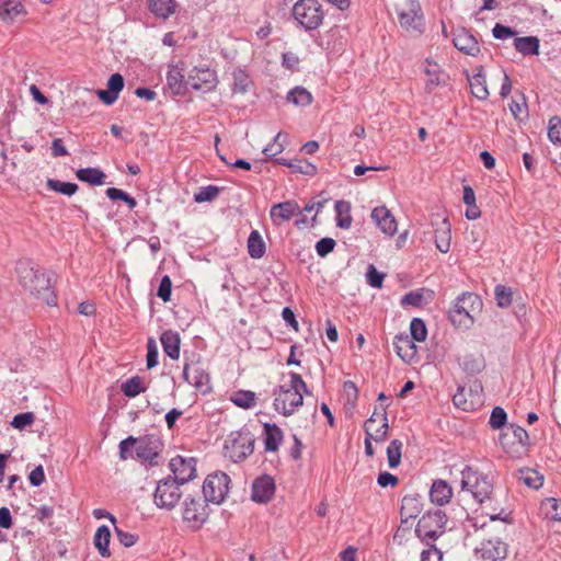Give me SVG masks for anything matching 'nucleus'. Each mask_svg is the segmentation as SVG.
Instances as JSON below:
<instances>
[{"label":"nucleus","mask_w":561,"mask_h":561,"mask_svg":"<svg viewBox=\"0 0 561 561\" xmlns=\"http://www.w3.org/2000/svg\"><path fill=\"white\" fill-rule=\"evenodd\" d=\"M20 285L31 295L48 306H56V295L51 288L53 273L36 267L30 260H20L15 267Z\"/></svg>","instance_id":"nucleus-1"},{"label":"nucleus","mask_w":561,"mask_h":561,"mask_svg":"<svg viewBox=\"0 0 561 561\" xmlns=\"http://www.w3.org/2000/svg\"><path fill=\"white\" fill-rule=\"evenodd\" d=\"M482 300L473 293H462L449 310V319L454 325L469 329L474 322V314L480 312Z\"/></svg>","instance_id":"nucleus-2"},{"label":"nucleus","mask_w":561,"mask_h":561,"mask_svg":"<svg viewBox=\"0 0 561 561\" xmlns=\"http://www.w3.org/2000/svg\"><path fill=\"white\" fill-rule=\"evenodd\" d=\"M400 26L410 35H421L425 28L424 14L419 0H404L397 5Z\"/></svg>","instance_id":"nucleus-3"},{"label":"nucleus","mask_w":561,"mask_h":561,"mask_svg":"<svg viewBox=\"0 0 561 561\" xmlns=\"http://www.w3.org/2000/svg\"><path fill=\"white\" fill-rule=\"evenodd\" d=\"M503 450L513 458H522L529 449V435L525 428L510 424L505 426L499 437Z\"/></svg>","instance_id":"nucleus-4"},{"label":"nucleus","mask_w":561,"mask_h":561,"mask_svg":"<svg viewBox=\"0 0 561 561\" xmlns=\"http://www.w3.org/2000/svg\"><path fill=\"white\" fill-rule=\"evenodd\" d=\"M293 16L306 31H313L322 24L324 13L317 0H298L293 7Z\"/></svg>","instance_id":"nucleus-5"},{"label":"nucleus","mask_w":561,"mask_h":561,"mask_svg":"<svg viewBox=\"0 0 561 561\" xmlns=\"http://www.w3.org/2000/svg\"><path fill=\"white\" fill-rule=\"evenodd\" d=\"M447 524V516L440 510L427 512L424 514L415 528V535L426 545H431L428 540H436L440 537Z\"/></svg>","instance_id":"nucleus-6"},{"label":"nucleus","mask_w":561,"mask_h":561,"mask_svg":"<svg viewBox=\"0 0 561 561\" xmlns=\"http://www.w3.org/2000/svg\"><path fill=\"white\" fill-rule=\"evenodd\" d=\"M255 438L249 430L232 432L225 444V455L233 462H239L254 450Z\"/></svg>","instance_id":"nucleus-7"},{"label":"nucleus","mask_w":561,"mask_h":561,"mask_svg":"<svg viewBox=\"0 0 561 561\" xmlns=\"http://www.w3.org/2000/svg\"><path fill=\"white\" fill-rule=\"evenodd\" d=\"M461 489L471 492L474 500L479 503H483L490 499L493 490V485L486 476L472 470L470 467H466L462 472Z\"/></svg>","instance_id":"nucleus-8"},{"label":"nucleus","mask_w":561,"mask_h":561,"mask_svg":"<svg viewBox=\"0 0 561 561\" xmlns=\"http://www.w3.org/2000/svg\"><path fill=\"white\" fill-rule=\"evenodd\" d=\"M230 478L225 472L208 474L203 484L204 502L220 504L229 492Z\"/></svg>","instance_id":"nucleus-9"},{"label":"nucleus","mask_w":561,"mask_h":561,"mask_svg":"<svg viewBox=\"0 0 561 561\" xmlns=\"http://www.w3.org/2000/svg\"><path fill=\"white\" fill-rule=\"evenodd\" d=\"M179 486L180 485L172 480L171 476L160 480L157 483V488L153 495L154 504L160 508H173L178 504L182 495V493L179 490Z\"/></svg>","instance_id":"nucleus-10"},{"label":"nucleus","mask_w":561,"mask_h":561,"mask_svg":"<svg viewBox=\"0 0 561 561\" xmlns=\"http://www.w3.org/2000/svg\"><path fill=\"white\" fill-rule=\"evenodd\" d=\"M302 401L301 392L280 386L278 392L275 393L273 405L277 412L289 416L302 404Z\"/></svg>","instance_id":"nucleus-11"},{"label":"nucleus","mask_w":561,"mask_h":561,"mask_svg":"<svg viewBox=\"0 0 561 561\" xmlns=\"http://www.w3.org/2000/svg\"><path fill=\"white\" fill-rule=\"evenodd\" d=\"M169 466L173 473L172 480L179 485L187 483L196 477V460L193 457L176 456L170 460Z\"/></svg>","instance_id":"nucleus-12"},{"label":"nucleus","mask_w":561,"mask_h":561,"mask_svg":"<svg viewBox=\"0 0 561 561\" xmlns=\"http://www.w3.org/2000/svg\"><path fill=\"white\" fill-rule=\"evenodd\" d=\"M188 85L203 93L213 91L217 83V76L214 70L209 68H194L187 76Z\"/></svg>","instance_id":"nucleus-13"},{"label":"nucleus","mask_w":561,"mask_h":561,"mask_svg":"<svg viewBox=\"0 0 561 561\" xmlns=\"http://www.w3.org/2000/svg\"><path fill=\"white\" fill-rule=\"evenodd\" d=\"M183 519L193 529H199L207 519L206 504L194 497H186L183 503Z\"/></svg>","instance_id":"nucleus-14"},{"label":"nucleus","mask_w":561,"mask_h":561,"mask_svg":"<svg viewBox=\"0 0 561 561\" xmlns=\"http://www.w3.org/2000/svg\"><path fill=\"white\" fill-rule=\"evenodd\" d=\"M476 553L481 561H502L507 556V545L499 538L483 540Z\"/></svg>","instance_id":"nucleus-15"},{"label":"nucleus","mask_w":561,"mask_h":561,"mask_svg":"<svg viewBox=\"0 0 561 561\" xmlns=\"http://www.w3.org/2000/svg\"><path fill=\"white\" fill-rule=\"evenodd\" d=\"M371 219L378 228L388 236H393L398 230L397 220L386 206L374 208Z\"/></svg>","instance_id":"nucleus-16"},{"label":"nucleus","mask_w":561,"mask_h":561,"mask_svg":"<svg viewBox=\"0 0 561 561\" xmlns=\"http://www.w3.org/2000/svg\"><path fill=\"white\" fill-rule=\"evenodd\" d=\"M275 492V483L270 476H262L252 484V500L257 503L268 502Z\"/></svg>","instance_id":"nucleus-17"},{"label":"nucleus","mask_w":561,"mask_h":561,"mask_svg":"<svg viewBox=\"0 0 561 561\" xmlns=\"http://www.w3.org/2000/svg\"><path fill=\"white\" fill-rule=\"evenodd\" d=\"M424 73L427 76L425 82L427 93L433 92L439 85H445L448 79L447 73L442 70L440 66L430 59L425 60Z\"/></svg>","instance_id":"nucleus-18"},{"label":"nucleus","mask_w":561,"mask_h":561,"mask_svg":"<svg viewBox=\"0 0 561 561\" xmlns=\"http://www.w3.org/2000/svg\"><path fill=\"white\" fill-rule=\"evenodd\" d=\"M167 84L174 95H184L188 85L184 76L183 64L170 65L167 73Z\"/></svg>","instance_id":"nucleus-19"},{"label":"nucleus","mask_w":561,"mask_h":561,"mask_svg":"<svg viewBox=\"0 0 561 561\" xmlns=\"http://www.w3.org/2000/svg\"><path fill=\"white\" fill-rule=\"evenodd\" d=\"M397 355L405 363H412L417 357V347L408 334H398L393 340Z\"/></svg>","instance_id":"nucleus-20"},{"label":"nucleus","mask_w":561,"mask_h":561,"mask_svg":"<svg viewBox=\"0 0 561 561\" xmlns=\"http://www.w3.org/2000/svg\"><path fill=\"white\" fill-rule=\"evenodd\" d=\"M454 46L470 56H476L480 51V47L476 37L466 28H459L454 33Z\"/></svg>","instance_id":"nucleus-21"},{"label":"nucleus","mask_w":561,"mask_h":561,"mask_svg":"<svg viewBox=\"0 0 561 561\" xmlns=\"http://www.w3.org/2000/svg\"><path fill=\"white\" fill-rule=\"evenodd\" d=\"M136 458L144 462H148L153 467L158 465L159 450L154 442L148 438L137 439L135 448Z\"/></svg>","instance_id":"nucleus-22"},{"label":"nucleus","mask_w":561,"mask_h":561,"mask_svg":"<svg viewBox=\"0 0 561 561\" xmlns=\"http://www.w3.org/2000/svg\"><path fill=\"white\" fill-rule=\"evenodd\" d=\"M422 496L419 494L405 495L401 501V523H408L409 519L416 518L422 512Z\"/></svg>","instance_id":"nucleus-23"},{"label":"nucleus","mask_w":561,"mask_h":561,"mask_svg":"<svg viewBox=\"0 0 561 561\" xmlns=\"http://www.w3.org/2000/svg\"><path fill=\"white\" fill-rule=\"evenodd\" d=\"M301 209L295 201H286L278 203L271 208V218L279 225L283 221L289 220L293 216L300 214Z\"/></svg>","instance_id":"nucleus-24"},{"label":"nucleus","mask_w":561,"mask_h":561,"mask_svg":"<svg viewBox=\"0 0 561 561\" xmlns=\"http://www.w3.org/2000/svg\"><path fill=\"white\" fill-rule=\"evenodd\" d=\"M435 228V244L442 253H447L451 243V228L447 217H444L439 222L433 221Z\"/></svg>","instance_id":"nucleus-25"},{"label":"nucleus","mask_w":561,"mask_h":561,"mask_svg":"<svg viewBox=\"0 0 561 561\" xmlns=\"http://www.w3.org/2000/svg\"><path fill=\"white\" fill-rule=\"evenodd\" d=\"M380 421L381 424L379 426L374 425V420H367L364 425L366 436L377 443L383 442L388 437L389 425L385 407H381Z\"/></svg>","instance_id":"nucleus-26"},{"label":"nucleus","mask_w":561,"mask_h":561,"mask_svg":"<svg viewBox=\"0 0 561 561\" xmlns=\"http://www.w3.org/2000/svg\"><path fill=\"white\" fill-rule=\"evenodd\" d=\"M453 496V488L447 483V481L437 479L433 481V484L430 490V499L432 503L443 506L449 503Z\"/></svg>","instance_id":"nucleus-27"},{"label":"nucleus","mask_w":561,"mask_h":561,"mask_svg":"<svg viewBox=\"0 0 561 561\" xmlns=\"http://www.w3.org/2000/svg\"><path fill=\"white\" fill-rule=\"evenodd\" d=\"M21 0H0V21L13 23L19 15L25 14Z\"/></svg>","instance_id":"nucleus-28"},{"label":"nucleus","mask_w":561,"mask_h":561,"mask_svg":"<svg viewBox=\"0 0 561 561\" xmlns=\"http://www.w3.org/2000/svg\"><path fill=\"white\" fill-rule=\"evenodd\" d=\"M163 352L172 359L180 357L181 339L178 332L172 330L164 331L160 336Z\"/></svg>","instance_id":"nucleus-29"},{"label":"nucleus","mask_w":561,"mask_h":561,"mask_svg":"<svg viewBox=\"0 0 561 561\" xmlns=\"http://www.w3.org/2000/svg\"><path fill=\"white\" fill-rule=\"evenodd\" d=\"M471 93L478 100L484 101L489 96V90L486 87V79L483 67H479L477 72L468 78Z\"/></svg>","instance_id":"nucleus-30"},{"label":"nucleus","mask_w":561,"mask_h":561,"mask_svg":"<svg viewBox=\"0 0 561 561\" xmlns=\"http://www.w3.org/2000/svg\"><path fill=\"white\" fill-rule=\"evenodd\" d=\"M264 447L266 451H276L283 442V432L276 424L265 423Z\"/></svg>","instance_id":"nucleus-31"},{"label":"nucleus","mask_w":561,"mask_h":561,"mask_svg":"<svg viewBox=\"0 0 561 561\" xmlns=\"http://www.w3.org/2000/svg\"><path fill=\"white\" fill-rule=\"evenodd\" d=\"M149 11L157 18L168 19L175 13V0H147Z\"/></svg>","instance_id":"nucleus-32"},{"label":"nucleus","mask_w":561,"mask_h":561,"mask_svg":"<svg viewBox=\"0 0 561 561\" xmlns=\"http://www.w3.org/2000/svg\"><path fill=\"white\" fill-rule=\"evenodd\" d=\"M110 540H111L110 528L105 525L100 526L94 534L93 543H94L95 548L98 549L99 553L101 554V557H103V558L111 557V551L108 548Z\"/></svg>","instance_id":"nucleus-33"},{"label":"nucleus","mask_w":561,"mask_h":561,"mask_svg":"<svg viewBox=\"0 0 561 561\" xmlns=\"http://www.w3.org/2000/svg\"><path fill=\"white\" fill-rule=\"evenodd\" d=\"M539 43L536 36L516 37L514 39V47L518 53L525 56L539 55Z\"/></svg>","instance_id":"nucleus-34"},{"label":"nucleus","mask_w":561,"mask_h":561,"mask_svg":"<svg viewBox=\"0 0 561 561\" xmlns=\"http://www.w3.org/2000/svg\"><path fill=\"white\" fill-rule=\"evenodd\" d=\"M76 176L81 182L91 185H102L105 182V173L96 168H82L77 170Z\"/></svg>","instance_id":"nucleus-35"},{"label":"nucleus","mask_w":561,"mask_h":561,"mask_svg":"<svg viewBox=\"0 0 561 561\" xmlns=\"http://www.w3.org/2000/svg\"><path fill=\"white\" fill-rule=\"evenodd\" d=\"M266 251L265 242L257 230L251 231L248 238V252L252 259H261Z\"/></svg>","instance_id":"nucleus-36"},{"label":"nucleus","mask_w":561,"mask_h":561,"mask_svg":"<svg viewBox=\"0 0 561 561\" xmlns=\"http://www.w3.org/2000/svg\"><path fill=\"white\" fill-rule=\"evenodd\" d=\"M192 385L203 393L210 391V377L209 374L202 368L198 364L193 365Z\"/></svg>","instance_id":"nucleus-37"},{"label":"nucleus","mask_w":561,"mask_h":561,"mask_svg":"<svg viewBox=\"0 0 561 561\" xmlns=\"http://www.w3.org/2000/svg\"><path fill=\"white\" fill-rule=\"evenodd\" d=\"M334 208L336 211V226L342 229H348L352 225L350 202L336 201Z\"/></svg>","instance_id":"nucleus-38"},{"label":"nucleus","mask_w":561,"mask_h":561,"mask_svg":"<svg viewBox=\"0 0 561 561\" xmlns=\"http://www.w3.org/2000/svg\"><path fill=\"white\" fill-rule=\"evenodd\" d=\"M517 479L531 489H539L543 482V477L538 471L529 468L518 470Z\"/></svg>","instance_id":"nucleus-39"},{"label":"nucleus","mask_w":561,"mask_h":561,"mask_svg":"<svg viewBox=\"0 0 561 561\" xmlns=\"http://www.w3.org/2000/svg\"><path fill=\"white\" fill-rule=\"evenodd\" d=\"M121 389L126 397L135 398L145 392L147 388L142 385V379L139 376H134L123 382Z\"/></svg>","instance_id":"nucleus-40"},{"label":"nucleus","mask_w":561,"mask_h":561,"mask_svg":"<svg viewBox=\"0 0 561 561\" xmlns=\"http://www.w3.org/2000/svg\"><path fill=\"white\" fill-rule=\"evenodd\" d=\"M231 401L242 409H251L255 405L256 396L250 390H238L231 396Z\"/></svg>","instance_id":"nucleus-41"},{"label":"nucleus","mask_w":561,"mask_h":561,"mask_svg":"<svg viewBox=\"0 0 561 561\" xmlns=\"http://www.w3.org/2000/svg\"><path fill=\"white\" fill-rule=\"evenodd\" d=\"M287 101L295 105L306 106L312 102V96L305 88L296 87L288 92Z\"/></svg>","instance_id":"nucleus-42"},{"label":"nucleus","mask_w":561,"mask_h":561,"mask_svg":"<svg viewBox=\"0 0 561 561\" xmlns=\"http://www.w3.org/2000/svg\"><path fill=\"white\" fill-rule=\"evenodd\" d=\"M402 442L399 439H393L390 442L387 447V458L390 468H397L401 462L402 455Z\"/></svg>","instance_id":"nucleus-43"},{"label":"nucleus","mask_w":561,"mask_h":561,"mask_svg":"<svg viewBox=\"0 0 561 561\" xmlns=\"http://www.w3.org/2000/svg\"><path fill=\"white\" fill-rule=\"evenodd\" d=\"M47 186L58 193L67 196L73 195L78 191V185L71 182H61L59 180L48 179Z\"/></svg>","instance_id":"nucleus-44"},{"label":"nucleus","mask_w":561,"mask_h":561,"mask_svg":"<svg viewBox=\"0 0 561 561\" xmlns=\"http://www.w3.org/2000/svg\"><path fill=\"white\" fill-rule=\"evenodd\" d=\"M411 339L416 342H423L427 336L425 322L420 318H413L410 323Z\"/></svg>","instance_id":"nucleus-45"},{"label":"nucleus","mask_w":561,"mask_h":561,"mask_svg":"<svg viewBox=\"0 0 561 561\" xmlns=\"http://www.w3.org/2000/svg\"><path fill=\"white\" fill-rule=\"evenodd\" d=\"M220 193V188L215 185H207L203 186L194 194V202L196 203H204V202H211Z\"/></svg>","instance_id":"nucleus-46"},{"label":"nucleus","mask_w":561,"mask_h":561,"mask_svg":"<svg viewBox=\"0 0 561 561\" xmlns=\"http://www.w3.org/2000/svg\"><path fill=\"white\" fill-rule=\"evenodd\" d=\"M232 76H233L232 91L234 93L247 92L249 83H250L249 76L241 69L234 70Z\"/></svg>","instance_id":"nucleus-47"},{"label":"nucleus","mask_w":561,"mask_h":561,"mask_svg":"<svg viewBox=\"0 0 561 561\" xmlns=\"http://www.w3.org/2000/svg\"><path fill=\"white\" fill-rule=\"evenodd\" d=\"M548 137L554 145H561V118L552 116L548 124Z\"/></svg>","instance_id":"nucleus-48"},{"label":"nucleus","mask_w":561,"mask_h":561,"mask_svg":"<svg viewBox=\"0 0 561 561\" xmlns=\"http://www.w3.org/2000/svg\"><path fill=\"white\" fill-rule=\"evenodd\" d=\"M497 306L501 308H507L512 304V289L504 286L497 285L494 290Z\"/></svg>","instance_id":"nucleus-49"},{"label":"nucleus","mask_w":561,"mask_h":561,"mask_svg":"<svg viewBox=\"0 0 561 561\" xmlns=\"http://www.w3.org/2000/svg\"><path fill=\"white\" fill-rule=\"evenodd\" d=\"M507 421V414L501 407L493 408L489 424L494 430L503 428Z\"/></svg>","instance_id":"nucleus-50"},{"label":"nucleus","mask_w":561,"mask_h":561,"mask_svg":"<svg viewBox=\"0 0 561 561\" xmlns=\"http://www.w3.org/2000/svg\"><path fill=\"white\" fill-rule=\"evenodd\" d=\"M35 421V415L33 412H24L16 414L11 421V426L15 430L22 431L27 426H31Z\"/></svg>","instance_id":"nucleus-51"},{"label":"nucleus","mask_w":561,"mask_h":561,"mask_svg":"<svg viewBox=\"0 0 561 561\" xmlns=\"http://www.w3.org/2000/svg\"><path fill=\"white\" fill-rule=\"evenodd\" d=\"M385 274L377 271V268L369 264L366 273L367 284L374 288H381Z\"/></svg>","instance_id":"nucleus-52"},{"label":"nucleus","mask_w":561,"mask_h":561,"mask_svg":"<svg viewBox=\"0 0 561 561\" xmlns=\"http://www.w3.org/2000/svg\"><path fill=\"white\" fill-rule=\"evenodd\" d=\"M286 138V135H283L282 133H278L275 137H274V140L272 144H268L264 149H263V153L267 157V158H272V157H275L277 154H279L280 152H283L284 150V145L283 142L280 141L282 138Z\"/></svg>","instance_id":"nucleus-53"},{"label":"nucleus","mask_w":561,"mask_h":561,"mask_svg":"<svg viewBox=\"0 0 561 561\" xmlns=\"http://www.w3.org/2000/svg\"><path fill=\"white\" fill-rule=\"evenodd\" d=\"M288 167L297 173L306 174V175H314L317 173V168L312 163L302 160L293 161V163H288Z\"/></svg>","instance_id":"nucleus-54"},{"label":"nucleus","mask_w":561,"mask_h":561,"mask_svg":"<svg viewBox=\"0 0 561 561\" xmlns=\"http://www.w3.org/2000/svg\"><path fill=\"white\" fill-rule=\"evenodd\" d=\"M545 505L547 515L553 520L561 522V500L547 499Z\"/></svg>","instance_id":"nucleus-55"},{"label":"nucleus","mask_w":561,"mask_h":561,"mask_svg":"<svg viewBox=\"0 0 561 561\" xmlns=\"http://www.w3.org/2000/svg\"><path fill=\"white\" fill-rule=\"evenodd\" d=\"M335 241L332 238H322L316 243V251L317 254L321 257L327 256L329 253H331L334 250Z\"/></svg>","instance_id":"nucleus-56"},{"label":"nucleus","mask_w":561,"mask_h":561,"mask_svg":"<svg viewBox=\"0 0 561 561\" xmlns=\"http://www.w3.org/2000/svg\"><path fill=\"white\" fill-rule=\"evenodd\" d=\"M171 291L172 282L171 278L168 275H165L162 277L159 284L157 296L161 298L164 302H168L171 299Z\"/></svg>","instance_id":"nucleus-57"},{"label":"nucleus","mask_w":561,"mask_h":561,"mask_svg":"<svg viewBox=\"0 0 561 561\" xmlns=\"http://www.w3.org/2000/svg\"><path fill=\"white\" fill-rule=\"evenodd\" d=\"M158 347L153 339H149L147 343V368L151 369L158 365Z\"/></svg>","instance_id":"nucleus-58"},{"label":"nucleus","mask_w":561,"mask_h":561,"mask_svg":"<svg viewBox=\"0 0 561 561\" xmlns=\"http://www.w3.org/2000/svg\"><path fill=\"white\" fill-rule=\"evenodd\" d=\"M137 445V438L134 436H128L119 443V458L122 460H126L129 457H133L131 449Z\"/></svg>","instance_id":"nucleus-59"},{"label":"nucleus","mask_w":561,"mask_h":561,"mask_svg":"<svg viewBox=\"0 0 561 561\" xmlns=\"http://www.w3.org/2000/svg\"><path fill=\"white\" fill-rule=\"evenodd\" d=\"M453 402L458 409H461L462 411L473 410V403L467 401L465 397V389L462 387H459L457 392L454 394Z\"/></svg>","instance_id":"nucleus-60"},{"label":"nucleus","mask_w":561,"mask_h":561,"mask_svg":"<svg viewBox=\"0 0 561 561\" xmlns=\"http://www.w3.org/2000/svg\"><path fill=\"white\" fill-rule=\"evenodd\" d=\"M115 534L118 541L126 548L133 547L138 541L136 534L124 531L118 527H115Z\"/></svg>","instance_id":"nucleus-61"},{"label":"nucleus","mask_w":561,"mask_h":561,"mask_svg":"<svg viewBox=\"0 0 561 561\" xmlns=\"http://www.w3.org/2000/svg\"><path fill=\"white\" fill-rule=\"evenodd\" d=\"M428 549L421 553V561H443V552L434 543L427 545Z\"/></svg>","instance_id":"nucleus-62"},{"label":"nucleus","mask_w":561,"mask_h":561,"mask_svg":"<svg viewBox=\"0 0 561 561\" xmlns=\"http://www.w3.org/2000/svg\"><path fill=\"white\" fill-rule=\"evenodd\" d=\"M423 300V293L420 290H413L405 294L401 299L402 306L420 307Z\"/></svg>","instance_id":"nucleus-63"},{"label":"nucleus","mask_w":561,"mask_h":561,"mask_svg":"<svg viewBox=\"0 0 561 561\" xmlns=\"http://www.w3.org/2000/svg\"><path fill=\"white\" fill-rule=\"evenodd\" d=\"M492 34L496 39H507L513 37L516 32L510 26L496 23L492 28Z\"/></svg>","instance_id":"nucleus-64"}]
</instances>
